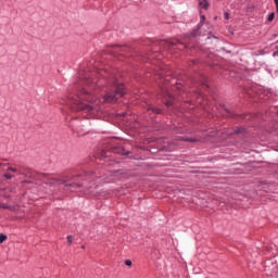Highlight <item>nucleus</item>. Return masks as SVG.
I'll use <instances>...</instances> for the list:
<instances>
[{
    "instance_id": "obj_1",
    "label": "nucleus",
    "mask_w": 278,
    "mask_h": 278,
    "mask_svg": "<svg viewBox=\"0 0 278 278\" xmlns=\"http://www.w3.org/2000/svg\"><path fill=\"white\" fill-rule=\"evenodd\" d=\"M65 104L68 105L73 112H84L88 118H99L101 114V100L97 96L88 92L86 89H81L76 98L68 96Z\"/></svg>"
},
{
    "instance_id": "obj_2",
    "label": "nucleus",
    "mask_w": 278,
    "mask_h": 278,
    "mask_svg": "<svg viewBox=\"0 0 278 278\" xmlns=\"http://www.w3.org/2000/svg\"><path fill=\"white\" fill-rule=\"evenodd\" d=\"M97 75L98 76L96 78H90V76H88L85 84H87V86H103V84H105V79L109 81V84H113L112 90L109 91L103 98L104 103H116L118 99H123V97H125V85L118 84L116 81V76H105L108 75V72L104 70L98 71ZM99 77H105V79L99 80Z\"/></svg>"
},
{
    "instance_id": "obj_3",
    "label": "nucleus",
    "mask_w": 278,
    "mask_h": 278,
    "mask_svg": "<svg viewBox=\"0 0 278 278\" xmlns=\"http://www.w3.org/2000/svg\"><path fill=\"white\" fill-rule=\"evenodd\" d=\"M49 185L50 186H62L65 185V190H70V192H75V190H77V188H81V185L79 184H68V179L63 178H52L49 180Z\"/></svg>"
},
{
    "instance_id": "obj_4",
    "label": "nucleus",
    "mask_w": 278,
    "mask_h": 278,
    "mask_svg": "<svg viewBox=\"0 0 278 278\" xmlns=\"http://www.w3.org/2000/svg\"><path fill=\"white\" fill-rule=\"evenodd\" d=\"M0 170H3V177L7 179H12V177H14L10 172L21 173V170L13 167L12 164L5 163V160H0Z\"/></svg>"
},
{
    "instance_id": "obj_5",
    "label": "nucleus",
    "mask_w": 278,
    "mask_h": 278,
    "mask_svg": "<svg viewBox=\"0 0 278 278\" xmlns=\"http://www.w3.org/2000/svg\"><path fill=\"white\" fill-rule=\"evenodd\" d=\"M127 46H113L110 50H108V53L111 55H116V53H125L127 51Z\"/></svg>"
},
{
    "instance_id": "obj_6",
    "label": "nucleus",
    "mask_w": 278,
    "mask_h": 278,
    "mask_svg": "<svg viewBox=\"0 0 278 278\" xmlns=\"http://www.w3.org/2000/svg\"><path fill=\"white\" fill-rule=\"evenodd\" d=\"M12 193H14V189L10 187L2 189L0 192L1 197H4L5 199H10V197H12Z\"/></svg>"
},
{
    "instance_id": "obj_7",
    "label": "nucleus",
    "mask_w": 278,
    "mask_h": 278,
    "mask_svg": "<svg viewBox=\"0 0 278 278\" xmlns=\"http://www.w3.org/2000/svg\"><path fill=\"white\" fill-rule=\"evenodd\" d=\"M199 5L201 10H207L210 4L207 3V0H199Z\"/></svg>"
},
{
    "instance_id": "obj_8",
    "label": "nucleus",
    "mask_w": 278,
    "mask_h": 278,
    "mask_svg": "<svg viewBox=\"0 0 278 278\" xmlns=\"http://www.w3.org/2000/svg\"><path fill=\"white\" fill-rule=\"evenodd\" d=\"M12 167L20 170V172H10V174L12 175V179H14V177H16V175H23V169H21V167H16V166H13V165H12Z\"/></svg>"
},
{
    "instance_id": "obj_9",
    "label": "nucleus",
    "mask_w": 278,
    "mask_h": 278,
    "mask_svg": "<svg viewBox=\"0 0 278 278\" xmlns=\"http://www.w3.org/2000/svg\"><path fill=\"white\" fill-rule=\"evenodd\" d=\"M148 112H152V113H154V114H162V110L155 109V108L152 106V105H149V106H148Z\"/></svg>"
},
{
    "instance_id": "obj_10",
    "label": "nucleus",
    "mask_w": 278,
    "mask_h": 278,
    "mask_svg": "<svg viewBox=\"0 0 278 278\" xmlns=\"http://www.w3.org/2000/svg\"><path fill=\"white\" fill-rule=\"evenodd\" d=\"M175 45H177V40L163 42V46L167 47L168 49H170V47H175Z\"/></svg>"
},
{
    "instance_id": "obj_11",
    "label": "nucleus",
    "mask_w": 278,
    "mask_h": 278,
    "mask_svg": "<svg viewBox=\"0 0 278 278\" xmlns=\"http://www.w3.org/2000/svg\"><path fill=\"white\" fill-rule=\"evenodd\" d=\"M5 240H8V236L1 233L0 235V244H3V242H5Z\"/></svg>"
},
{
    "instance_id": "obj_12",
    "label": "nucleus",
    "mask_w": 278,
    "mask_h": 278,
    "mask_svg": "<svg viewBox=\"0 0 278 278\" xmlns=\"http://www.w3.org/2000/svg\"><path fill=\"white\" fill-rule=\"evenodd\" d=\"M269 22L275 21V13H270L267 17Z\"/></svg>"
},
{
    "instance_id": "obj_13",
    "label": "nucleus",
    "mask_w": 278,
    "mask_h": 278,
    "mask_svg": "<svg viewBox=\"0 0 278 278\" xmlns=\"http://www.w3.org/2000/svg\"><path fill=\"white\" fill-rule=\"evenodd\" d=\"M166 75V72L162 70V72L159 74L160 79H162Z\"/></svg>"
},
{
    "instance_id": "obj_14",
    "label": "nucleus",
    "mask_w": 278,
    "mask_h": 278,
    "mask_svg": "<svg viewBox=\"0 0 278 278\" xmlns=\"http://www.w3.org/2000/svg\"><path fill=\"white\" fill-rule=\"evenodd\" d=\"M166 108H172L173 106V101L172 100H168L166 103H165Z\"/></svg>"
},
{
    "instance_id": "obj_15",
    "label": "nucleus",
    "mask_w": 278,
    "mask_h": 278,
    "mask_svg": "<svg viewBox=\"0 0 278 278\" xmlns=\"http://www.w3.org/2000/svg\"><path fill=\"white\" fill-rule=\"evenodd\" d=\"M186 142H197L195 138L184 139Z\"/></svg>"
},
{
    "instance_id": "obj_16",
    "label": "nucleus",
    "mask_w": 278,
    "mask_h": 278,
    "mask_svg": "<svg viewBox=\"0 0 278 278\" xmlns=\"http://www.w3.org/2000/svg\"><path fill=\"white\" fill-rule=\"evenodd\" d=\"M67 242H68V244L73 243V236H67Z\"/></svg>"
},
{
    "instance_id": "obj_17",
    "label": "nucleus",
    "mask_w": 278,
    "mask_h": 278,
    "mask_svg": "<svg viewBox=\"0 0 278 278\" xmlns=\"http://www.w3.org/2000/svg\"><path fill=\"white\" fill-rule=\"evenodd\" d=\"M125 264H126L127 266H131L132 263H131L130 260H126V261H125Z\"/></svg>"
},
{
    "instance_id": "obj_18",
    "label": "nucleus",
    "mask_w": 278,
    "mask_h": 278,
    "mask_svg": "<svg viewBox=\"0 0 278 278\" xmlns=\"http://www.w3.org/2000/svg\"><path fill=\"white\" fill-rule=\"evenodd\" d=\"M275 5H276V11L278 12V0H274Z\"/></svg>"
},
{
    "instance_id": "obj_19",
    "label": "nucleus",
    "mask_w": 278,
    "mask_h": 278,
    "mask_svg": "<svg viewBox=\"0 0 278 278\" xmlns=\"http://www.w3.org/2000/svg\"><path fill=\"white\" fill-rule=\"evenodd\" d=\"M168 75H169V74H167V75H166V77H165V81H168Z\"/></svg>"
},
{
    "instance_id": "obj_20",
    "label": "nucleus",
    "mask_w": 278,
    "mask_h": 278,
    "mask_svg": "<svg viewBox=\"0 0 278 278\" xmlns=\"http://www.w3.org/2000/svg\"><path fill=\"white\" fill-rule=\"evenodd\" d=\"M242 130L241 129H238V130H236V134H240Z\"/></svg>"
},
{
    "instance_id": "obj_21",
    "label": "nucleus",
    "mask_w": 278,
    "mask_h": 278,
    "mask_svg": "<svg viewBox=\"0 0 278 278\" xmlns=\"http://www.w3.org/2000/svg\"><path fill=\"white\" fill-rule=\"evenodd\" d=\"M81 249H86V245H81Z\"/></svg>"
},
{
    "instance_id": "obj_22",
    "label": "nucleus",
    "mask_w": 278,
    "mask_h": 278,
    "mask_svg": "<svg viewBox=\"0 0 278 278\" xmlns=\"http://www.w3.org/2000/svg\"><path fill=\"white\" fill-rule=\"evenodd\" d=\"M202 18L204 20V18H205V16H204V15H202Z\"/></svg>"
},
{
    "instance_id": "obj_23",
    "label": "nucleus",
    "mask_w": 278,
    "mask_h": 278,
    "mask_svg": "<svg viewBox=\"0 0 278 278\" xmlns=\"http://www.w3.org/2000/svg\"><path fill=\"white\" fill-rule=\"evenodd\" d=\"M122 116H125V113H122Z\"/></svg>"
},
{
    "instance_id": "obj_24",
    "label": "nucleus",
    "mask_w": 278,
    "mask_h": 278,
    "mask_svg": "<svg viewBox=\"0 0 278 278\" xmlns=\"http://www.w3.org/2000/svg\"><path fill=\"white\" fill-rule=\"evenodd\" d=\"M89 192H94V191L90 190Z\"/></svg>"
},
{
    "instance_id": "obj_25",
    "label": "nucleus",
    "mask_w": 278,
    "mask_h": 278,
    "mask_svg": "<svg viewBox=\"0 0 278 278\" xmlns=\"http://www.w3.org/2000/svg\"><path fill=\"white\" fill-rule=\"evenodd\" d=\"M2 207H7L5 205H3Z\"/></svg>"
}]
</instances>
